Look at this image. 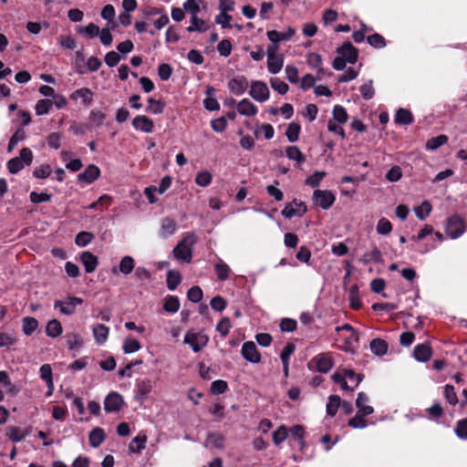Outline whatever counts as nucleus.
Instances as JSON below:
<instances>
[{"label":"nucleus","instance_id":"1","mask_svg":"<svg viewBox=\"0 0 467 467\" xmlns=\"http://www.w3.org/2000/svg\"><path fill=\"white\" fill-rule=\"evenodd\" d=\"M197 242V236L192 232H188L173 248V256L181 262L190 263L192 259V247Z\"/></svg>","mask_w":467,"mask_h":467},{"label":"nucleus","instance_id":"2","mask_svg":"<svg viewBox=\"0 0 467 467\" xmlns=\"http://www.w3.org/2000/svg\"><path fill=\"white\" fill-rule=\"evenodd\" d=\"M33 152L29 148H23L20 150L19 157H15L7 161L8 171L16 174L20 171L26 165H30L33 161Z\"/></svg>","mask_w":467,"mask_h":467},{"label":"nucleus","instance_id":"3","mask_svg":"<svg viewBox=\"0 0 467 467\" xmlns=\"http://www.w3.org/2000/svg\"><path fill=\"white\" fill-rule=\"evenodd\" d=\"M465 231L466 223L459 214H452L447 219L445 232L450 238L456 239L462 235Z\"/></svg>","mask_w":467,"mask_h":467},{"label":"nucleus","instance_id":"4","mask_svg":"<svg viewBox=\"0 0 467 467\" xmlns=\"http://www.w3.org/2000/svg\"><path fill=\"white\" fill-rule=\"evenodd\" d=\"M82 304V298L68 296L64 300H56L54 303V307L59 309V311L66 316H71L76 312L77 306Z\"/></svg>","mask_w":467,"mask_h":467},{"label":"nucleus","instance_id":"5","mask_svg":"<svg viewBox=\"0 0 467 467\" xmlns=\"http://www.w3.org/2000/svg\"><path fill=\"white\" fill-rule=\"evenodd\" d=\"M183 342L189 345L194 352L201 351L209 342L207 335L198 332L188 331L184 336Z\"/></svg>","mask_w":467,"mask_h":467},{"label":"nucleus","instance_id":"6","mask_svg":"<svg viewBox=\"0 0 467 467\" xmlns=\"http://www.w3.org/2000/svg\"><path fill=\"white\" fill-rule=\"evenodd\" d=\"M249 95L258 102H265L269 99L270 91L264 81L255 80L251 83Z\"/></svg>","mask_w":467,"mask_h":467},{"label":"nucleus","instance_id":"7","mask_svg":"<svg viewBox=\"0 0 467 467\" xmlns=\"http://www.w3.org/2000/svg\"><path fill=\"white\" fill-rule=\"evenodd\" d=\"M313 201L316 205L327 210L335 202V195L328 190H316L313 194Z\"/></svg>","mask_w":467,"mask_h":467},{"label":"nucleus","instance_id":"8","mask_svg":"<svg viewBox=\"0 0 467 467\" xmlns=\"http://www.w3.org/2000/svg\"><path fill=\"white\" fill-rule=\"evenodd\" d=\"M229 90L237 96L243 95L249 87V82L246 77L243 75L236 76L228 81Z\"/></svg>","mask_w":467,"mask_h":467},{"label":"nucleus","instance_id":"9","mask_svg":"<svg viewBox=\"0 0 467 467\" xmlns=\"http://www.w3.org/2000/svg\"><path fill=\"white\" fill-rule=\"evenodd\" d=\"M306 212V206L302 202L295 200L292 202L287 203L282 210L281 213L285 218H292L294 216H303Z\"/></svg>","mask_w":467,"mask_h":467},{"label":"nucleus","instance_id":"10","mask_svg":"<svg viewBox=\"0 0 467 467\" xmlns=\"http://www.w3.org/2000/svg\"><path fill=\"white\" fill-rule=\"evenodd\" d=\"M241 353L243 358L254 364L261 361V355L257 351L256 346L253 341H246L243 344Z\"/></svg>","mask_w":467,"mask_h":467},{"label":"nucleus","instance_id":"11","mask_svg":"<svg viewBox=\"0 0 467 467\" xmlns=\"http://www.w3.org/2000/svg\"><path fill=\"white\" fill-rule=\"evenodd\" d=\"M337 53L349 64H355L358 60V49L350 42H346L338 47Z\"/></svg>","mask_w":467,"mask_h":467},{"label":"nucleus","instance_id":"12","mask_svg":"<svg viewBox=\"0 0 467 467\" xmlns=\"http://www.w3.org/2000/svg\"><path fill=\"white\" fill-rule=\"evenodd\" d=\"M123 405L121 395L117 392L109 393L104 400V409L108 412L119 411Z\"/></svg>","mask_w":467,"mask_h":467},{"label":"nucleus","instance_id":"13","mask_svg":"<svg viewBox=\"0 0 467 467\" xmlns=\"http://www.w3.org/2000/svg\"><path fill=\"white\" fill-rule=\"evenodd\" d=\"M132 126L135 130L145 133H151L154 129L153 121L144 115L135 117L132 120Z\"/></svg>","mask_w":467,"mask_h":467},{"label":"nucleus","instance_id":"14","mask_svg":"<svg viewBox=\"0 0 467 467\" xmlns=\"http://www.w3.org/2000/svg\"><path fill=\"white\" fill-rule=\"evenodd\" d=\"M31 428L20 429L16 426H8L6 428V436L13 442H19L29 435Z\"/></svg>","mask_w":467,"mask_h":467},{"label":"nucleus","instance_id":"15","mask_svg":"<svg viewBox=\"0 0 467 467\" xmlns=\"http://www.w3.org/2000/svg\"><path fill=\"white\" fill-rule=\"evenodd\" d=\"M432 349L429 343L419 344L414 348L413 357L420 362H426L431 358Z\"/></svg>","mask_w":467,"mask_h":467},{"label":"nucleus","instance_id":"16","mask_svg":"<svg viewBox=\"0 0 467 467\" xmlns=\"http://www.w3.org/2000/svg\"><path fill=\"white\" fill-rule=\"evenodd\" d=\"M236 109L242 116L252 117L257 113V107L248 99H243L238 102Z\"/></svg>","mask_w":467,"mask_h":467},{"label":"nucleus","instance_id":"17","mask_svg":"<svg viewBox=\"0 0 467 467\" xmlns=\"http://www.w3.org/2000/svg\"><path fill=\"white\" fill-rule=\"evenodd\" d=\"M100 174L99 169L94 165H88L86 170L78 175V181L85 182L87 183H92L96 181Z\"/></svg>","mask_w":467,"mask_h":467},{"label":"nucleus","instance_id":"18","mask_svg":"<svg viewBox=\"0 0 467 467\" xmlns=\"http://www.w3.org/2000/svg\"><path fill=\"white\" fill-rule=\"evenodd\" d=\"M80 260L85 266L87 273H92L96 270L98 265V257L92 253L86 251L80 254Z\"/></svg>","mask_w":467,"mask_h":467},{"label":"nucleus","instance_id":"19","mask_svg":"<svg viewBox=\"0 0 467 467\" xmlns=\"http://www.w3.org/2000/svg\"><path fill=\"white\" fill-rule=\"evenodd\" d=\"M176 222L170 217H164L161 223L160 236L161 238H166L169 235L173 234L176 232Z\"/></svg>","mask_w":467,"mask_h":467},{"label":"nucleus","instance_id":"20","mask_svg":"<svg viewBox=\"0 0 467 467\" xmlns=\"http://www.w3.org/2000/svg\"><path fill=\"white\" fill-rule=\"evenodd\" d=\"M368 397L364 392H359L358 394V398L356 400V406L358 408V412L363 415H370L374 412V409L368 405Z\"/></svg>","mask_w":467,"mask_h":467},{"label":"nucleus","instance_id":"21","mask_svg":"<svg viewBox=\"0 0 467 467\" xmlns=\"http://www.w3.org/2000/svg\"><path fill=\"white\" fill-rule=\"evenodd\" d=\"M40 378L47 383L49 393L54 389L52 368L49 364H44L39 368Z\"/></svg>","mask_w":467,"mask_h":467},{"label":"nucleus","instance_id":"22","mask_svg":"<svg viewBox=\"0 0 467 467\" xmlns=\"http://www.w3.org/2000/svg\"><path fill=\"white\" fill-rule=\"evenodd\" d=\"M369 348L372 353L379 357L384 356L388 351V344L381 338L372 339Z\"/></svg>","mask_w":467,"mask_h":467},{"label":"nucleus","instance_id":"23","mask_svg":"<svg viewBox=\"0 0 467 467\" xmlns=\"http://www.w3.org/2000/svg\"><path fill=\"white\" fill-rule=\"evenodd\" d=\"M205 442L206 446L223 449L224 447V436L221 432H212L208 434Z\"/></svg>","mask_w":467,"mask_h":467},{"label":"nucleus","instance_id":"24","mask_svg":"<svg viewBox=\"0 0 467 467\" xmlns=\"http://www.w3.org/2000/svg\"><path fill=\"white\" fill-rule=\"evenodd\" d=\"M93 93L88 88H81L74 91L70 98L74 100L81 99L84 104L89 105L92 102Z\"/></svg>","mask_w":467,"mask_h":467},{"label":"nucleus","instance_id":"25","mask_svg":"<svg viewBox=\"0 0 467 467\" xmlns=\"http://www.w3.org/2000/svg\"><path fill=\"white\" fill-rule=\"evenodd\" d=\"M109 329L105 325L99 324L93 327V336L98 344L101 345L108 339Z\"/></svg>","mask_w":467,"mask_h":467},{"label":"nucleus","instance_id":"26","mask_svg":"<svg viewBox=\"0 0 467 467\" xmlns=\"http://www.w3.org/2000/svg\"><path fill=\"white\" fill-rule=\"evenodd\" d=\"M89 443L91 447H99L105 440V433L101 428L93 429L88 436Z\"/></svg>","mask_w":467,"mask_h":467},{"label":"nucleus","instance_id":"27","mask_svg":"<svg viewBox=\"0 0 467 467\" xmlns=\"http://www.w3.org/2000/svg\"><path fill=\"white\" fill-rule=\"evenodd\" d=\"M182 281V275L179 271L169 270L167 273V287L170 291H173L177 288Z\"/></svg>","mask_w":467,"mask_h":467},{"label":"nucleus","instance_id":"28","mask_svg":"<svg viewBox=\"0 0 467 467\" xmlns=\"http://www.w3.org/2000/svg\"><path fill=\"white\" fill-rule=\"evenodd\" d=\"M381 261H382V254L378 247H374L370 252L366 253L360 258V262L363 265H368L371 262L380 263Z\"/></svg>","mask_w":467,"mask_h":467},{"label":"nucleus","instance_id":"29","mask_svg":"<svg viewBox=\"0 0 467 467\" xmlns=\"http://www.w3.org/2000/svg\"><path fill=\"white\" fill-rule=\"evenodd\" d=\"M180 308V300L176 296H167L164 298L163 309L168 313H176Z\"/></svg>","mask_w":467,"mask_h":467},{"label":"nucleus","instance_id":"30","mask_svg":"<svg viewBox=\"0 0 467 467\" xmlns=\"http://www.w3.org/2000/svg\"><path fill=\"white\" fill-rule=\"evenodd\" d=\"M284 58L282 56L267 58V69L271 74H277L283 67Z\"/></svg>","mask_w":467,"mask_h":467},{"label":"nucleus","instance_id":"31","mask_svg":"<svg viewBox=\"0 0 467 467\" xmlns=\"http://www.w3.org/2000/svg\"><path fill=\"white\" fill-rule=\"evenodd\" d=\"M135 267V261L134 259L130 256L126 255L121 258L119 265V271L122 273L123 275H129L130 274Z\"/></svg>","mask_w":467,"mask_h":467},{"label":"nucleus","instance_id":"32","mask_svg":"<svg viewBox=\"0 0 467 467\" xmlns=\"http://www.w3.org/2000/svg\"><path fill=\"white\" fill-rule=\"evenodd\" d=\"M395 121L399 124L409 125L412 123L413 117L409 109H400L396 113Z\"/></svg>","mask_w":467,"mask_h":467},{"label":"nucleus","instance_id":"33","mask_svg":"<svg viewBox=\"0 0 467 467\" xmlns=\"http://www.w3.org/2000/svg\"><path fill=\"white\" fill-rule=\"evenodd\" d=\"M23 332L26 336L32 335L38 327V322L36 318L31 317H24L22 320Z\"/></svg>","mask_w":467,"mask_h":467},{"label":"nucleus","instance_id":"34","mask_svg":"<svg viewBox=\"0 0 467 467\" xmlns=\"http://www.w3.org/2000/svg\"><path fill=\"white\" fill-rule=\"evenodd\" d=\"M62 326L57 319L50 320L46 327V332L48 337H57L62 333Z\"/></svg>","mask_w":467,"mask_h":467},{"label":"nucleus","instance_id":"35","mask_svg":"<svg viewBox=\"0 0 467 467\" xmlns=\"http://www.w3.org/2000/svg\"><path fill=\"white\" fill-rule=\"evenodd\" d=\"M315 360L317 370L322 373H327L333 366L331 359L326 356L318 355L315 358Z\"/></svg>","mask_w":467,"mask_h":467},{"label":"nucleus","instance_id":"36","mask_svg":"<svg viewBox=\"0 0 467 467\" xmlns=\"http://www.w3.org/2000/svg\"><path fill=\"white\" fill-rule=\"evenodd\" d=\"M53 106V100L49 99H39L35 107L36 114L37 116L45 115L49 112Z\"/></svg>","mask_w":467,"mask_h":467},{"label":"nucleus","instance_id":"37","mask_svg":"<svg viewBox=\"0 0 467 467\" xmlns=\"http://www.w3.org/2000/svg\"><path fill=\"white\" fill-rule=\"evenodd\" d=\"M285 154L288 159L302 163L306 161V157L296 146H288L285 150Z\"/></svg>","mask_w":467,"mask_h":467},{"label":"nucleus","instance_id":"38","mask_svg":"<svg viewBox=\"0 0 467 467\" xmlns=\"http://www.w3.org/2000/svg\"><path fill=\"white\" fill-rule=\"evenodd\" d=\"M341 405V400L337 395H331L328 398V402L327 404V415L333 417L336 415L338 408Z\"/></svg>","mask_w":467,"mask_h":467},{"label":"nucleus","instance_id":"39","mask_svg":"<svg viewBox=\"0 0 467 467\" xmlns=\"http://www.w3.org/2000/svg\"><path fill=\"white\" fill-rule=\"evenodd\" d=\"M146 441V435H138L131 441L129 449L131 452H140L145 448Z\"/></svg>","mask_w":467,"mask_h":467},{"label":"nucleus","instance_id":"40","mask_svg":"<svg viewBox=\"0 0 467 467\" xmlns=\"http://www.w3.org/2000/svg\"><path fill=\"white\" fill-rule=\"evenodd\" d=\"M300 130H301V128L298 123H296V122L289 123L287 126L286 131H285V136H286L287 140L290 142L296 141L299 138Z\"/></svg>","mask_w":467,"mask_h":467},{"label":"nucleus","instance_id":"41","mask_svg":"<svg viewBox=\"0 0 467 467\" xmlns=\"http://www.w3.org/2000/svg\"><path fill=\"white\" fill-rule=\"evenodd\" d=\"M448 141L446 135H439L437 137L431 138L426 142V148L431 150H437L441 146L444 145Z\"/></svg>","mask_w":467,"mask_h":467},{"label":"nucleus","instance_id":"42","mask_svg":"<svg viewBox=\"0 0 467 467\" xmlns=\"http://www.w3.org/2000/svg\"><path fill=\"white\" fill-rule=\"evenodd\" d=\"M207 30L205 26V22L202 18H198L197 16H192L191 17V25L187 27L188 32H204Z\"/></svg>","mask_w":467,"mask_h":467},{"label":"nucleus","instance_id":"43","mask_svg":"<svg viewBox=\"0 0 467 467\" xmlns=\"http://www.w3.org/2000/svg\"><path fill=\"white\" fill-rule=\"evenodd\" d=\"M140 343L137 339L131 337L126 338L122 347L125 354L137 352L140 349Z\"/></svg>","mask_w":467,"mask_h":467},{"label":"nucleus","instance_id":"44","mask_svg":"<svg viewBox=\"0 0 467 467\" xmlns=\"http://www.w3.org/2000/svg\"><path fill=\"white\" fill-rule=\"evenodd\" d=\"M333 119L339 124H345L348 119L345 108L336 105L333 109Z\"/></svg>","mask_w":467,"mask_h":467},{"label":"nucleus","instance_id":"45","mask_svg":"<svg viewBox=\"0 0 467 467\" xmlns=\"http://www.w3.org/2000/svg\"><path fill=\"white\" fill-rule=\"evenodd\" d=\"M148 102L150 104V106L146 109L148 112H150L153 114H161L163 112L164 108H165V103L162 100H161V99L156 100L152 98H149Z\"/></svg>","mask_w":467,"mask_h":467},{"label":"nucleus","instance_id":"46","mask_svg":"<svg viewBox=\"0 0 467 467\" xmlns=\"http://www.w3.org/2000/svg\"><path fill=\"white\" fill-rule=\"evenodd\" d=\"M414 212L420 220H424L431 213V205L428 201H424L420 206L414 208Z\"/></svg>","mask_w":467,"mask_h":467},{"label":"nucleus","instance_id":"47","mask_svg":"<svg viewBox=\"0 0 467 467\" xmlns=\"http://www.w3.org/2000/svg\"><path fill=\"white\" fill-rule=\"evenodd\" d=\"M270 84L272 88L281 95H285L289 89L288 85L278 78H271Z\"/></svg>","mask_w":467,"mask_h":467},{"label":"nucleus","instance_id":"48","mask_svg":"<svg viewBox=\"0 0 467 467\" xmlns=\"http://www.w3.org/2000/svg\"><path fill=\"white\" fill-rule=\"evenodd\" d=\"M215 272L219 280L224 281L229 278L230 267L223 261L215 265Z\"/></svg>","mask_w":467,"mask_h":467},{"label":"nucleus","instance_id":"49","mask_svg":"<svg viewBox=\"0 0 467 467\" xmlns=\"http://www.w3.org/2000/svg\"><path fill=\"white\" fill-rule=\"evenodd\" d=\"M454 432L459 439L467 440V418L456 422Z\"/></svg>","mask_w":467,"mask_h":467},{"label":"nucleus","instance_id":"50","mask_svg":"<svg viewBox=\"0 0 467 467\" xmlns=\"http://www.w3.org/2000/svg\"><path fill=\"white\" fill-rule=\"evenodd\" d=\"M367 415L357 412L356 416L349 419L348 424L354 429H364L367 427V420L364 419Z\"/></svg>","mask_w":467,"mask_h":467},{"label":"nucleus","instance_id":"51","mask_svg":"<svg viewBox=\"0 0 467 467\" xmlns=\"http://www.w3.org/2000/svg\"><path fill=\"white\" fill-rule=\"evenodd\" d=\"M444 398L452 406H455L459 402L454 387L449 384L444 387Z\"/></svg>","mask_w":467,"mask_h":467},{"label":"nucleus","instance_id":"52","mask_svg":"<svg viewBox=\"0 0 467 467\" xmlns=\"http://www.w3.org/2000/svg\"><path fill=\"white\" fill-rule=\"evenodd\" d=\"M359 89H360V93H361L362 97L367 100L372 99L375 95V89L373 87L372 80H368L366 83H364L360 87Z\"/></svg>","mask_w":467,"mask_h":467},{"label":"nucleus","instance_id":"53","mask_svg":"<svg viewBox=\"0 0 467 467\" xmlns=\"http://www.w3.org/2000/svg\"><path fill=\"white\" fill-rule=\"evenodd\" d=\"M93 234L89 232H80L77 234L75 243L78 246H86L93 240Z\"/></svg>","mask_w":467,"mask_h":467},{"label":"nucleus","instance_id":"54","mask_svg":"<svg viewBox=\"0 0 467 467\" xmlns=\"http://www.w3.org/2000/svg\"><path fill=\"white\" fill-rule=\"evenodd\" d=\"M137 395L140 399H146L151 390L150 381L141 380L137 383Z\"/></svg>","mask_w":467,"mask_h":467},{"label":"nucleus","instance_id":"55","mask_svg":"<svg viewBox=\"0 0 467 467\" xmlns=\"http://www.w3.org/2000/svg\"><path fill=\"white\" fill-rule=\"evenodd\" d=\"M228 389V384L225 380L217 379L211 385V392L214 395L223 394Z\"/></svg>","mask_w":467,"mask_h":467},{"label":"nucleus","instance_id":"56","mask_svg":"<svg viewBox=\"0 0 467 467\" xmlns=\"http://www.w3.org/2000/svg\"><path fill=\"white\" fill-rule=\"evenodd\" d=\"M325 171H316L311 176L307 177L306 179V184L316 188L319 185L320 182L324 179L326 176Z\"/></svg>","mask_w":467,"mask_h":467},{"label":"nucleus","instance_id":"57","mask_svg":"<svg viewBox=\"0 0 467 467\" xmlns=\"http://www.w3.org/2000/svg\"><path fill=\"white\" fill-rule=\"evenodd\" d=\"M331 379L335 383L340 384L342 389L350 390L351 392H353L354 389L348 387V382L346 380V377L342 370L335 372L331 376Z\"/></svg>","mask_w":467,"mask_h":467},{"label":"nucleus","instance_id":"58","mask_svg":"<svg viewBox=\"0 0 467 467\" xmlns=\"http://www.w3.org/2000/svg\"><path fill=\"white\" fill-rule=\"evenodd\" d=\"M202 0H187L183 4V8L186 12L190 13L192 16H197L200 12V3Z\"/></svg>","mask_w":467,"mask_h":467},{"label":"nucleus","instance_id":"59","mask_svg":"<svg viewBox=\"0 0 467 467\" xmlns=\"http://www.w3.org/2000/svg\"><path fill=\"white\" fill-rule=\"evenodd\" d=\"M392 230L391 223L386 219L381 218L379 220L377 224V232L379 234L386 235L389 234Z\"/></svg>","mask_w":467,"mask_h":467},{"label":"nucleus","instance_id":"60","mask_svg":"<svg viewBox=\"0 0 467 467\" xmlns=\"http://www.w3.org/2000/svg\"><path fill=\"white\" fill-rule=\"evenodd\" d=\"M368 43L376 48H382L386 46V41L382 36L378 33H375L369 36H368Z\"/></svg>","mask_w":467,"mask_h":467},{"label":"nucleus","instance_id":"61","mask_svg":"<svg viewBox=\"0 0 467 467\" xmlns=\"http://www.w3.org/2000/svg\"><path fill=\"white\" fill-rule=\"evenodd\" d=\"M33 174L36 178L46 179L51 174V167L48 164H42L35 169Z\"/></svg>","mask_w":467,"mask_h":467},{"label":"nucleus","instance_id":"62","mask_svg":"<svg viewBox=\"0 0 467 467\" xmlns=\"http://www.w3.org/2000/svg\"><path fill=\"white\" fill-rule=\"evenodd\" d=\"M187 297L193 303H198L202 298V290L199 286H192L188 290Z\"/></svg>","mask_w":467,"mask_h":467},{"label":"nucleus","instance_id":"63","mask_svg":"<svg viewBox=\"0 0 467 467\" xmlns=\"http://www.w3.org/2000/svg\"><path fill=\"white\" fill-rule=\"evenodd\" d=\"M212 182V174L209 171L198 172L195 178V182L202 187L209 185Z\"/></svg>","mask_w":467,"mask_h":467},{"label":"nucleus","instance_id":"64","mask_svg":"<svg viewBox=\"0 0 467 467\" xmlns=\"http://www.w3.org/2000/svg\"><path fill=\"white\" fill-rule=\"evenodd\" d=\"M217 50L219 54L223 57H228L230 56L232 52V43L229 39H223L219 44L217 45Z\"/></svg>","mask_w":467,"mask_h":467}]
</instances>
